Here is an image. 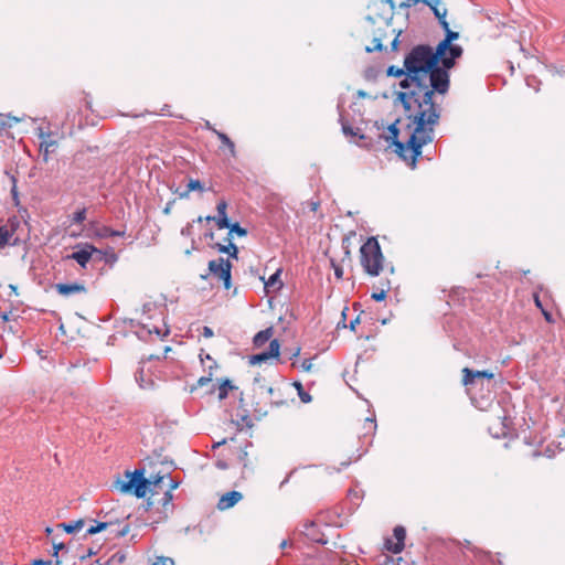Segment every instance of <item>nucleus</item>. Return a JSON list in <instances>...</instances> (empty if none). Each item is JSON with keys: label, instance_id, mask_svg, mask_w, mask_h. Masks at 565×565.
I'll list each match as a JSON object with an SVG mask.
<instances>
[{"label": "nucleus", "instance_id": "obj_38", "mask_svg": "<svg viewBox=\"0 0 565 565\" xmlns=\"http://www.w3.org/2000/svg\"><path fill=\"white\" fill-rule=\"evenodd\" d=\"M419 2V0H404L402 3H399V8H411L416 6Z\"/></svg>", "mask_w": 565, "mask_h": 565}, {"label": "nucleus", "instance_id": "obj_4", "mask_svg": "<svg viewBox=\"0 0 565 565\" xmlns=\"http://www.w3.org/2000/svg\"><path fill=\"white\" fill-rule=\"evenodd\" d=\"M127 480H117L115 488L121 493H132L141 499L150 493L151 497L159 493L160 484L164 480V476L156 475L149 479L145 478V470L137 469L134 472L125 473Z\"/></svg>", "mask_w": 565, "mask_h": 565}, {"label": "nucleus", "instance_id": "obj_53", "mask_svg": "<svg viewBox=\"0 0 565 565\" xmlns=\"http://www.w3.org/2000/svg\"><path fill=\"white\" fill-rule=\"evenodd\" d=\"M45 532H46L47 534H51V533H52V529H51V527H46V529H45Z\"/></svg>", "mask_w": 565, "mask_h": 565}, {"label": "nucleus", "instance_id": "obj_3", "mask_svg": "<svg viewBox=\"0 0 565 565\" xmlns=\"http://www.w3.org/2000/svg\"><path fill=\"white\" fill-rule=\"evenodd\" d=\"M395 11L393 0H380L370 7V13L366 18L370 23L366 30L369 35L373 36L372 46H366V52L382 51V41L387 35H394L395 29L392 28V19Z\"/></svg>", "mask_w": 565, "mask_h": 565}, {"label": "nucleus", "instance_id": "obj_26", "mask_svg": "<svg viewBox=\"0 0 565 565\" xmlns=\"http://www.w3.org/2000/svg\"><path fill=\"white\" fill-rule=\"evenodd\" d=\"M292 385L297 390L298 396L302 403L308 404L312 401L311 395L303 390L300 382H294Z\"/></svg>", "mask_w": 565, "mask_h": 565}, {"label": "nucleus", "instance_id": "obj_25", "mask_svg": "<svg viewBox=\"0 0 565 565\" xmlns=\"http://www.w3.org/2000/svg\"><path fill=\"white\" fill-rule=\"evenodd\" d=\"M280 270L276 271L274 275L269 277V279L265 282V288L269 290H278L281 288L282 282L279 280Z\"/></svg>", "mask_w": 565, "mask_h": 565}, {"label": "nucleus", "instance_id": "obj_36", "mask_svg": "<svg viewBox=\"0 0 565 565\" xmlns=\"http://www.w3.org/2000/svg\"><path fill=\"white\" fill-rule=\"evenodd\" d=\"M331 265L333 267L335 277L341 279L343 277V268L340 265H337L334 262H331Z\"/></svg>", "mask_w": 565, "mask_h": 565}, {"label": "nucleus", "instance_id": "obj_51", "mask_svg": "<svg viewBox=\"0 0 565 565\" xmlns=\"http://www.w3.org/2000/svg\"><path fill=\"white\" fill-rule=\"evenodd\" d=\"M358 321H359L358 319H355L354 321H351V324H350V326H351V329H352V330H354V328H355V326H356Z\"/></svg>", "mask_w": 565, "mask_h": 565}, {"label": "nucleus", "instance_id": "obj_16", "mask_svg": "<svg viewBox=\"0 0 565 565\" xmlns=\"http://www.w3.org/2000/svg\"><path fill=\"white\" fill-rule=\"evenodd\" d=\"M243 499V494L238 491H230L223 494L218 502H217V509L221 511L227 510L232 507H234L237 502H239Z\"/></svg>", "mask_w": 565, "mask_h": 565}, {"label": "nucleus", "instance_id": "obj_50", "mask_svg": "<svg viewBox=\"0 0 565 565\" xmlns=\"http://www.w3.org/2000/svg\"><path fill=\"white\" fill-rule=\"evenodd\" d=\"M247 456V452L244 450H241L239 458L243 460Z\"/></svg>", "mask_w": 565, "mask_h": 565}, {"label": "nucleus", "instance_id": "obj_12", "mask_svg": "<svg viewBox=\"0 0 565 565\" xmlns=\"http://www.w3.org/2000/svg\"><path fill=\"white\" fill-rule=\"evenodd\" d=\"M394 539L396 542H393L392 540H386L385 547L387 551L398 554L404 550L405 546V537H406V531L403 526H396L393 531Z\"/></svg>", "mask_w": 565, "mask_h": 565}, {"label": "nucleus", "instance_id": "obj_7", "mask_svg": "<svg viewBox=\"0 0 565 565\" xmlns=\"http://www.w3.org/2000/svg\"><path fill=\"white\" fill-rule=\"evenodd\" d=\"M103 531L108 532L107 539L114 540L127 535L130 531V526L128 523H121L119 521L97 522L95 525L90 526L86 533L94 535Z\"/></svg>", "mask_w": 565, "mask_h": 565}, {"label": "nucleus", "instance_id": "obj_6", "mask_svg": "<svg viewBox=\"0 0 565 565\" xmlns=\"http://www.w3.org/2000/svg\"><path fill=\"white\" fill-rule=\"evenodd\" d=\"M440 25L446 34L445 39L436 46V50L438 51V55L441 56V65H444L445 68H452L456 64V60L462 55L463 49L452 43L459 39V33L450 30L448 21H441Z\"/></svg>", "mask_w": 565, "mask_h": 565}, {"label": "nucleus", "instance_id": "obj_8", "mask_svg": "<svg viewBox=\"0 0 565 565\" xmlns=\"http://www.w3.org/2000/svg\"><path fill=\"white\" fill-rule=\"evenodd\" d=\"M232 264L228 259L220 257L209 262V273L223 282L226 290L232 287L231 280Z\"/></svg>", "mask_w": 565, "mask_h": 565}, {"label": "nucleus", "instance_id": "obj_11", "mask_svg": "<svg viewBox=\"0 0 565 565\" xmlns=\"http://www.w3.org/2000/svg\"><path fill=\"white\" fill-rule=\"evenodd\" d=\"M39 138L40 152L42 153L43 161L47 162L50 159V152L54 151V149L57 147V141L53 139L52 132H45L42 129H40Z\"/></svg>", "mask_w": 565, "mask_h": 565}, {"label": "nucleus", "instance_id": "obj_35", "mask_svg": "<svg viewBox=\"0 0 565 565\" xmlns=\"http://www.w3.org/2000/svg\"><path fill=\"white\" fill-rule=\"evenodd\" d=\"M212 377H213V372L207 373L206 376H201L198 380V386L203 387V386L207 385L209 383L212 382Z\"/></svg>", "mask_w": 565, "mask_h": 565}, {"label": "nucleus", "instance_id": "obj_32", "mask_svg": "<svg viewBox=\"0 0 565 565\" xmlns=\"http://www.w3.org/2000/svg\"><path fill=\"white\" fill-rule=\"evenodd\" d=\"M316 358H312V359H305L301 364H300V369L303 371V372H313L316 370V365L313 363V360Z\"/></svg>", "mask_w": 565, "mask_h": 565}, {"label": "nucleus", "instance_id": "obj_5", "mask_svg": "<svg viewBox=\"0 0 565 565\" xmlns=\"http://www.w3.org/2000/svg\"><path fill=\"white\" fill-rule=\"evenodd\" d=\"M360 264L364 273L371 277L380 276L387 268L390 273L394 271L386 263L376 237H369L360 247Z\"/></svg>", "mask_w": 565, "mask_h": 565}, {"label": "nucleus", "instance_id": "obj_44", "mask_svg": "<svg viewBox=\"0 0 565 565\" xmlns=\"http://www.w3.org/2000/svg\"><path fill=\"white\" fill-rule=\"evenodd\" d=\"M267 392L269 395L274 396L276 393H280V387L270 386L268 387Z\"/></svg>", "mask_w": 565, "mask_h": 565}, {"label": "nucleus", "instance_id": "obj_10", "mask_svg": "<svg viewBox=\"0 0 565 565\" xmlns=\"http://www.w3.org/2000/svg\"><path fill=\"white\" fill-rule=\"evenodd\" d=\"M94 253H98V249L94 245L86 243L81 249L73 252L66 258L75 260L82 268H85Z\"/></svg>", "mask_w": 565, "mask_h": 565}, {"label": "nucleus", "instance_id": "obj_27", "mask_svg": "<svg viewBox=\"0 0 565 565\" xmlns=\"http://www.w3.org/2000/svg\"><path fill=\"white\" fill-rule=\"evenodd\" d=\"M381 285H382L381 290L377 292H373L371 296L372 299H374L376 301H383L386 298V294L391 289L390 280H386L385 282H382Z\"/></svg>", "mask_w": 565, "mask_h": 565}, {"label": "nucleus", "instance_id": "obj_41", "mask_svg": "<svg viewBox=\"0 0 565 565\" xmlns=\"http://www.w3.org/2000/svg\"><path fill=\"white\" fill-rule=\"evenodd\" d=\"M180 486V482L177 481V480H173V479H170V483H169V490L170 491H173L175 490L178 487Z\"/></svg>", "mask_w": 565, "mask_h": 565}, {"label": "nucleus", "instance_id": "obj_21", "mask_svg": "<svg viewBox=\"0 0 565 565\" xmlns=\"http://www.w3.org/2000/svg\"><path fill=\"white\" fill-rule=\"evenodd\" d=\"M274 334V328L269 327L255 334L253 343L255 347H263Z\"/></svg>", "mask_w": 565, "mask_h": 565}, {"label": "nucleus", "instance_id": "obj_9", "mask_svg": "<svg viewBox=\"0 0 565 565\" xmlns=\"http://www.w3.org/2000/svg\"><path fill=\"white\" fill-rule=\"evenodd\" d=\"M227 228L230 230L228 235L226 237L227 244L215 243L212 245V247L217 252L226 253L230 255V257L236 259L238 255V248L235 244H233L232 235L236 234L238 236H246L247 231L244 227H242L238 223H230V226Z\"/></svg>", "mask_w": 565, "mask_h": 565}, {"label": "nucleus", "instance_id": "obj_43", "mask_svg": "<svg viewBox=\"0 0 565 565\" xmlns=\"http://www.w3.org/2000/svg\"><path fill=\"white\" fill-rule=\"evenodd\" d=\"M309 206H310V210H311L312 212H317V211H318V209H319V206H320V202H318V201H311V202L309 203Z\"/></svg>", "mask_w": 565, "mask_h": 565}, {"label": "nucleus", "instance_id": "obj_34", "mask_svg": "<svg viewBox=\"0 0 565 565\" xmlns=\"http://www.w3.org/2000/svg\"><path fill=\"white\" fill-rule=\"evenodd\" d=\"M152 565H174V561L170 557L159 556Z\"/></svg>", "mask_w": 565, "mask_h": 565}, {"label": "nucleus", "instance_id": "obj_45", "mask_svg": "<svg viewBox=\"0 0 565 565\" xmlns=\"http://www.w3.org/2000/svg\"><path fill=\"white\" fill-rule=\"evenodd\" d=\"M397 45H398V34H396L391 42L392 50L395 51L397 49Z\"/></svg>", "mask_w": 565, "mask_h": 565}, {"label": "nucleus", "instance_id": "obj_33", "mask_svg": "<svg viewBox=\"0 0 565 565\" xmlns=\"http://www.w3.org/2000/svg\"><path fill=\"white\" fill-rule=\"evenodd\" d=\"M173 500L172 491L169 489L164 491L163 497L161 499V504L166 508L168 505H171V502Z\"/></svg>", "mask_w": 565, "mask_h": 565}, {"label": "nucleus", "instance_id": "obj_30", "mask_svg": "<svg viewBox=\"0 0 565 565\" xmlns=\"http://www.w3.org/2000/svg\"><path fill=\"white\" fill-rule=\"evenodd\" d=\"M97 235L99 237H110V236H124L125 235V232H121V231H115V230H111L110 227L108 226H103L102 228H99V231L97 232Z\"/></svg>", "mask_w": 565, "mask_h": 565}, {"label": "nucleus", "instance_id": "obj_28", "mask_svg": "<svg viewBox=\"0 0 565 565\" xmlns=\"http://www.w3.org/2000/svg\"><path fill=\"white\" fill-rule=\"evenodd\" d=\"M533 298H534L535 306L541 310L542 315L544 316V319L548 323H553L554 322V318H553L552 313L543 307L542 301H541L539 295L534 294Z\"/></svg>", "mask_w": 565, "mask_h": 565}, {"label": "nucleus", "instance_id": "obj_2", "mask_svg": "<svg viewBox=\"0 0 565 565\" xmlns=\"http://www.w3.org/2000/svg\"><path fill=\"white\" fill-rule=\"evenodd\" d=\"M405 67L408 70V77L412 87L417 89L422 105L426 113V122L434 129L439 120V108L433 100L434 94L445 95L449 90V70L441 63L438 51L429 45L419 44L414 46L405 56Z\"/></svg>", "mask_w": 565, "mask_h": 565}, {"label": "nucleus", "instance_id": "obj_54", "mask_svg": "<svg viewBox=\"0 0 565 565\" xmlns=\"http://www.w3.org/2000/svg\"><path fill=\"white\" fill-rule=\"evenodd\" d=\"M78 235L79 234H75V233L71 234V236H73V237H77Z\"/></svg>", "mask_w": 565, "mask_h": 565}, {"label": "nucleus", "instance_id": "obj_15", "mask_svg": "<svg viewBox=\"0 0 565 565\" xmlns=\"http://www.w3.org/2000/svg\"><path fill=\"white\" fill-rule=\"evenodd\" d=\"M216 210H217V213H218L217 217L209 215V216L205 217V220L206 221H214L218 228L228 227L230 226V221H228L227 215H226V210H227L226 201L225 200H221L217 203Z\"/></svg>", "mask_w": 565, "mask_h": 565}, {"label": "nucleus", "instance_id": "obj_22", "mask_svg": "<svg viewBox=\"0 0 565 565\" xmlns=\"http://www.w3.org/2000/svg\"><path fill=\"white\" fill-rule=\"evenodd\" d=\"M200 360L204 369L207 371V373H214V370L217 369L216 361L209 353H205L203 350L200 353Z\"/></svg>", "mask_w": 565, "mask_h": 565}, {"label": "nucleus", "instance_id": "obj_29", "mask_svg": "<svg viewBox=\"0 0 565 565\" xmlns=\"http://www.w3.org/2000/svg\"><path fill=\"white\" fill-rule=\"evenodd\" d=\"M234 386L230 380H224L217 387L218 391V399H224L227 397L228 392L233 390Z\"/></svg>", "mask_w": 565, "mask_h": 565}, {"label": "nucleus", "instance_id": "obj_37", "mask_svg": "<svg viewBox=\"0 0 565 565\" xmlns=\"http://www.w3.org/2000/svg\"><path fill=\"white\" fill-rule=\"evenodd\" d=\"M278 395L273 396L270 399V403L275 406H280L285 404V401L281 398V394L277 393Z\"/></svg>", "mask_w": 565, "mask_h": 565}, {"label": "nucleus", "instance_id": "obj_1", "mask_svg": "<svg viewBox=\"0 0 565 565\" xmlns=\"http://www.w3.org/2000/svg\"><path fill=\"white\" fill-rule=\"evenodd\" d=\"M387 75L403 77L399 82L402 90L398 93L408 122L401 130L397 128L399 120L388 126L387 140H392L395 152L412 168L416 167L417 158L422 154L423 146L431 142L434 129L426 122V113L422 105L417 89L412 87L408 77V70L405 67L390 66Z\"/></svg>", "mask_w": 565, "mask_h": 565}, {"label": "nucleus", "instance_id": "obj_14", "mask_svg": "<svg viewBox=\"0 0 565 565\" xmlns=\"http://www.w3.org/2000/svg\"><path fill=\"white\" fill-rule=\"evenodd\" d=\"M55 290L64 297H70L75 294H85L87 291L85 285L82 282L56 284Z\"/></svg>", "mask_w": 565, "mask_h": 565}, {"label": "nucleus", "instance_id": "obj_42", "mask_svg": "<svg viewBox=\"0 0 565 565\" xmlns=\"http://www.w3.org/2000/svg\"><path fill=\"white\" fill-rule=\"evenodd\" d=\"M53 548H54L53 555L57 556L58 551L64 548V544L63 543H58V544L53 543Z\"/></svg>", "mask_w": 565, "mask_h": 565}, {"label": "nucleus", "instance_id": "obj_31", "mask_svg": "<svg viewBox=\"0 0 565 565\" xmlns=\"http://www.w3.org/2000/svg\"><path fill=\"white\" fill-rule=\"evenodd\" d=\"M86 220V209L83 207L72 215V223L82 224Z\"/></svg>", "mask_w": 565, "mask_h": 565}, {"label": "nucleus", "instance_id": "obj_49", "mask_svg": "<svg viewBox=\"0 0 565 565\" xmlns=\"http://www.w3.org/2000/svg\"><path fill=\"white\" fill-rule=\"evenodd\" d=\"M9 315H10V313H7V312L2 313V315H1L2 320H3V321H9Z\"/></svg>", "mask_w": 565, "mask_h": 565}, {"label": "nucleus", "instance_id": "obj_23", "mask_svg": "<svg viewBox=\"0 0 565 565\" xmlns=\"http://www.w3.org/2000/svg\"><path fill=\"white\" fill-rule=\"evenodd\" d=\"M192 191H200V192L204 191V188H203L202 183L200 182V180L190 179L186 184V190L184 192L179 193V196L181 199L188 198L190 192H192Z\"/></svg>", "mask_w": 565, "mask_h": 565}, {"label": "nucleus", "instance_id": "obj_19", "mask_svg": "<svg viewBox=\"0 0 565 565\" xmlns=\"http://www.w3.org/2000/svg\"><path fill=\"white\" fill-rule=\"evenodd\" d=\"M280 344L278 340H271L269 343V350L260 354L254 355V360L257 362L266 361L270 358H277L279 355Z\"/></svg>", "mask_w": 565, "mask_h": 565}, {"label": "nucleus", "instance_id": "obj_40", "mask_svg": "<svg viewBox=\"0 0 565 565\" xmlns=\"http://www.w3.org/2000/svg\"><path fill=\"white\" fill-rule=\"evenodd\" d=\"M214 334L213 330L210 327H203L202 335L204 338H212Z\"/></svg>", "mask_w": 565, "mask_h": 565}, {"label": "nucleus", "instance_id": "obj_17", "mask_svg": "<svg viewBox=\"0 0 565 565\" xmlns=\"http://www.w3.org/2000/svg\"><path fill=\"white\" fill-rule=\"evenodd\" d=\"M18 226L15 220L9 221L8 224L0 226V248H3L10 243L11 237L14 235Z\"/></svg>", "mask_w": 565, "mask_h": 565}, {"label": "nucleus", "instance_id": "obj_47", "mask_svg": "<svg viewBox=\"0 0 565 565\" xmlns=\"http://www.w3.org/2000/svg\"><path fill=\"white\" fill-rule=\"evenodd\" d=\"M299 354H300V348L298 347V348H296V350L291 354L290 359L297 358Z\"/></svg>", "mask_w": 565, "mask_h": 565}, {"label": "nucleus", "instance_id": "obj_48", "mask_svg": "<svg viewBox=\"0 0 565 565\" xmlns=\"http://www.w3.org/2000/svg\"><path fill=\"white\" fill-rule=\"evenodd\" d=\"M167 108H168V106H167V105H166L163 108H161L162 114H163V115H169V116H171V114L168 111V109H167Z\"/></svg>", "mask_w": 565, "mask_h": 565}, {"label": "nucleus", "instance_id": "obj_24", "mask_svg": "<svg viewBox=\"0 0 565 565\" xmlns=\"http://www.w3.org/2000/svg\"><path fill=\"white\" fill-rule=\"evenodd\" d=\"M84 520H76L70 523H61L57 526L62 527L66 533H74L84 526Z\"/></svg>", "mask_w": 565, "mask_h": 565}, {"label": "nucleus", "instance_id": "obj_39", "mask_svg": "<svg viewBox=\"0 0 565 565\" xmlns=\"http://www.w3.org/2000/svg\"><path fill=\"white\" fill-rule=\"evenodd\" d=\"M12 182H13V185L11 189V194H12V198L14 199V201L18 203V189H17V180L14 177H12Z\"/></svg>", "mask_w": 565, "mask_h": 565}, {"label": "nucleus", "instance_id": "obj_13", "mask_svg": "<svg viewBox=\"0 0 565 565\" xmlns=\"http://www.w3.org/2000/svg\"><path fill=\"white\" fill-rule=\"evenodd\" d=\"M462 384L466 386V387H469L471 385H473L476 383V380L477 379H488V380H491L494 377V374L488 370H483V371H473L469 367H463L462 369Z\"/></svg>", "mask_w": 565, "mask_h": 565}, {"label": "nucleus", "instance_id": "obj_46", "mask_svg": "<svg viewBox=\"0 0 565 565\" xmlns=\"http://www.w3.org/2000/svg\"><path fill=\"white\" fill-rule=\"evenodd\" d=\"M343 131H344L345 135H351V136L354 135V132H353L351 127L343 126Z\"/></svg>", "mask_w": 565, "mask_h": 565}, {"label": "nucleus", "instance_id": "obj_20", "mask_svg": "<svg viewBox=\"0 0 565 565\" xmlns=\"http://www.w3.org/2000/svg\"><path fill=\"white\" fill-rule=\"evenodd\" d=\"M213 132L217 136L218 140L221 141V149L226 148L232 157H236V149L235 143L230 139V137L216 129H213Z\"/></svg>", "mask_w": 565, "mask_h": 565}, {"label": "nucleus", "instance_id": "obj_18", "mask_svg": "<svg viewBox=\"0 0 565 565\" xmlns=\"http://www.w3.org/2000/svg\"><path fill=\"white\" fill-rule=\"evenodd\" d=\"M434 12L439 23L446 21L447 9L444 7L441 0H423Z\"/></svg>", "mask_w": 565, "mask_h": 565}, {"label": "nucleus", "instance_id": "obj_52", "mask_svg": "<svg viewBox=\"0 0 565 565\" xmlns=\"http://www.w3.org/2000/svg\"><path fill=\"white\" fill-rule=\"evenodd\" d=\"M9 119H10L11 121H13V122H18V121H19V119H18V118H15V117H10Z\"/></svg>", "mask_w": 565, "mask_h": 565}]
</instances>
